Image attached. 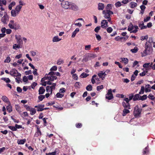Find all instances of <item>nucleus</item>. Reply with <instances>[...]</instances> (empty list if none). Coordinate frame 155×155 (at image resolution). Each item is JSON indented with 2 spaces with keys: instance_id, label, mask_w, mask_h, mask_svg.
<instances>
[{
  "instance_id": "nucleus-4",
  "label": "nucleus",
  "mask_w": 155,
  "mask_h": 155,
  "mask_svg": "<svg viewBox=\"0 0 155 155\" xmlns=\"http://www.w3.org/2000/svg\"><path fill=\"white\" fill-rule=\"evenodd\" d=\"M22 8V6L20 5L17 6L14 10L13 9L11 11V15L12 17H15L19 14Z\"/></svg>"
},
{
  "instance_id": "nucleus-39",
  "label": "nucleus",
  "mask_w": 155,
  "mask_h": 155,
  "mask_svg": "<svg viewBox=\"0 0 155 155\" xmlns=\"http://www.w3.org/2000/svg\"><path fill=\"white\" fill-rule=\"evenodd\" d=\"M134 95H130L129 97V99L127 98V104H128V102L129 101L131 100L133 98Z\"/></svg>"
},
{
  "instance_id": "nucleus-27",
  "label": "nucleus",
  "mask_w": 155,
  "mask_h": 155,
  "mask_svg": "<svg viewBox=\"0 0 155 155\" xmlns=\"http://www.w3.org/2000/svg\"><path fill=\"white\" fill-rule=\"evenodd\" d=\"M61 39H60L58 38V37L57 36L54 37L52 39V41L53 42H56L59 41H61Z\"/></svg>"
},
{
  "instance_id": "nucleus-60",
  "label": "nucleus",
  "mask_w": 155,
  "mask_h": 155,
  "mask_svg": "<svg viewBox=\"0 0 155 155\" xmlns=\"http://www.w3.org/2000/svg\"><path fill=\"white\" fill-rule=\"evenodd\" d=\"M37 84L35 82H33L31 85V87L33 89H34L35 87L37 85Z\"/></svg>"
},
{
  "instance_id": "nucleus-7",
  "label": "nucleus",
  "mask_w": 155,
  "mask_h": 155,
  "mask_svg": "<svg viewBox=\"0 0 155 155\" xmlns=\"http://www.w3.org/2000/svg\"><path fill=\"white\" fill-rule=\"evenodd\" d=\"M9 17L6 12L4 13V16L1 18V21L4 24H6L8 21Z\"/></svg>"
},
{
  "instance_id": "nucleus-38",
  "label": "nucleus",
  "mask_w": 155,
  "mask_h": 155,
  "mask_svg": "<svg viewBox=\"0 0 155 155\" xmlns=\"http://www.w3.org/2000/svg\"><path fill=\"white\" fill-rule=\"evenodd\" d=\"M86 89L88 91H91L92 89V86L90 84L88 85L86 87Z\"/></svg>"
},
{
  "instance_id": "nucleus-41",
  "label": "nucleus",
  "mask_w": 155,
  "mask_h": 155,
  "mask_svg": "<svg viewBox=\"0 0 155 155\" xmlns=\"http://www.w3.org/2000/svg\"><path fill=\"white\" fill-rule=\"evenodd\" d=\"M30 111H31L30 114L31 115H33L36 113V110L35 108H32L31 110Z\"/></svg>"
},
{
  "instance_id": "nucleus-2",
  "label": "nucleus",
  "mask_w": 155,
  "mask_h": 155,
  "mask_svg": "<svg viewBox=\"0 0 155 155\" xmlns=\"http://www.w3.org/2000/svg\"><path fill=\"white\" fill-rule=\"evenodd\" d=\"M144 48L145 50L143 51V53L142 54V57L151 54L152 51V45L146 43Z\"/></svg>"
},
{
  "instance_id": "nucleus-55",
  "label": "nucleus",
  "mask_w": 155,
  "mask_h": 155,
  "mask_svg": "<svg viewBox=\"0 0 155 155\" xmlns=\"http://www.w3.org/2000/svg\"><path fill=\"white\" fill-rule=\"evenodd\" d=\"M148 97L149 99L152 100H153L155 99V97L154 96L151 94H150L149 95Z\"/></svg>"
},
{
  "instance_id": "nucleus-31",
  "label": "nucleus",
  "mask_w": 155,
  "mask_h": 155,
  "mask_svg": "<svg viewBox=\"0 0 155 155\" xmlns=\"http://www.w3.org/2000/svg\"><path fill=\"white\" fill-rule=\"evenodd\" d=\"M6 108L9 113H10L12 111V107L11 106V104H9V105L6 107Z\"/></svg>"
},
{
  "instance_id": "nucleus-23",
  "label": "nucleus",
  "mask_w": 155,
  "mask_h": 155,
  "mask_svg": "<svg viewBox=\"0 0 155 155\" xmlns=\"http://www.w3.org/2000/svg\"><path fill=\"white\" fill-rule=\"evenodd\" d=\"M153 63L152 62L146 63L143 64V67L145 68H148L149 67H151L152 66Z\"/></svg>"
},
{
  "instance_id": "nucleus-1",
  "label": "nucleus",
  "mask_w": 155,
  "mask_h": 155,
  "mask_svg": "<svg viewBox=\"0 0 155 155\" xmlns=\"http://www.w3.org/2000/svg\"><path fill=\"white\" fill-rule=\"evenodd\" d=\"M61 5L62 8L65 9H71L74 11H77L78 9L77 6L68 1H63L61 3Z\"/></svg>"
},
{
  "instance_id": "nucleus-44",
  "label": "nucleus",
  "mask_w": 155,
  "mask_h": 155,
  "mask_svg": "<svg viewBox=\"0 0 155 155\" xmlns=\"http://www.w3.org/2000/svg\"><path fill=\"white\" fill-rule=\"evenodd\" d=\"M64 96V94H61L60 93H58L56 95V97L57 98H62Z\"/></svg>"
},
{
  "instance_id": "nucleus-35",
  "label": "nucleus",
  "mask_w": 155,
  "mask_h": 155,
  "mask_svg": "<svg viewBox=\"0 0 155 155\" xmlns=\"http://www.w3.org/2000/svg\"><path fill=\"white\" fill-rule=\"evenodd\" d=\"M104 71H102L101 73H100L98 74V76L101 78L103 77V76H105L106 75V74L105 73V72H103Z\"/></svg>"
},
{
  "instance_id": "nucleus-14",
  "label": "nucleus",
  "mask_w": 155,
  "mask_h": 155,
  "mask_svg": "<svg viewBox=\"0 0 155 155\" xmlns=\"http://www.w3.org/2000/svg\"><path fill=\"white\" fill-rule=\"evenodd\" d=\"M48 75H56L57 76H60L61 75L60 73L59 72H54V71H51L48 74Z\"/></svg>"
},
{
  "instance_id": "nucleus-46",
  "label": "nucleus",
  "mask_w": 155,
  "mask_h": 155,
  "mask_svg": "<svg viewBox=\"0 0 155 155\" xmlns=\"http://www.w3.org/2000/svg\"><path fill=\"white\" fill-rule=\"evenodd\" d=\"M56 85V83H54L52 84V85L51 86H50V87L51 88V94L52 93V89H55V86Z\"/></svg>"
},
{
  "instance_id": "nucleus-50",
  "label": "nucleus",
  "mask_w": 155,
  "mask_h": 155,
  "mask_svg": "<svg viewBox=\"0 0 155 155\" xmlns=\"http://www.w3.org/2000/svg\"><path fill=\"white\" fill-rule=\"evenodd\" d=\"M149 151L148 150V147L147 146V147H146L145 149H144L143 151V154H147V153H148Z\"/></svg>"
},
{
  "instance_id": "nucleus-63",
  "label": "nucleus",
  "mask_w": 155,
  "mask_h": 155,
  "mask_svg": "<svg viewBox=\"0 0 155 155\" xmlns=\"http://www.w3.org/2000/svg\"><path fill=\"white\" fill-rule=\"evenodd\" d=\"M81 78H84L87 77V75L86 73H83L81 74Z\"/></svg>"
},
{
  "instance_id": "nucleus-43",
  "label": "nucleus",
  "mask_w": 155,
  "mask_h": 155,
  "mask_svg": "<svg viewBox=\"0 0 155 155\" xmlns=\"http://www.w3.org/2000/svg\"><path fill=\"white\" fill-rule=\"evenodd\" d=\"M8 127L13 131H16V128H15V126L14 127L12 126H8Z\"/></svg>"
},
{
  "instance_id": "nucleus-16",
  "label": "nucleus",
  "mask_w": 155,
  "mask_h": 155,
  "mask_svg": "<svg viewBox=\"0 0 155 155\" xmlns=\"http://www.w3.org/2000/svg\"><path fill=\"white\" fill-rule=\"evenodd\" d=\"M15 38L17 41V43L19 44H21L22 43V41L20 35L17 36L16 35H15Z\"/></svg>"
},
{
  "instance_id": "nucleus-6",
  "label": "nucleus",
  "mask_w": 155,
  "mask_h": 155,
  "mask_svg": "<svg viewBox=\"0 0 155 155\" xmlns=\"http://www.w3.org/2000/svg\"><path fill=\"white\" fill-rule=\"evenodd\" d=\"M141 110L142 109L141 108H139L137 106H136L135 107L134 111V114L135 117H139L141 114Z\"/></svg>"
},
{
  "instance_id": "nucleus-34",
  "label": "nucleus",
  "mask_w": 155,
  "mask_h": 155,
  "mask_svg": "<svg viewBox=\"0 0 155 155\" xmlns=\"http://www.w3.org/2000/svg\"><path fill=\"white\" fill-rule=\"evenodd\" d=\"M138 48L135 47L134 49H131L130 51L133 53H136L138 51Z\"/></svg>"
},
{
  "instance_id": "nucleus-18",
  "label": "nucleus",
  "mask_w": 155,
  "mask_h": 155,
  "mask_svg": "<svg viewBox=\"0 0 155 155\" xmlns=\"http://www.w3.org/2000/svg\"><path fill=\"white\" fill-rule=\"evenodd\" d=\"M49 76H47V79L50 81H53L57 79V77L54 75H49Z\"/></svg>"
},
{
  "instance_id": "nucleus-40",
  "label": "nucleus",
  "mask_w": 155,
  "mask_h": 155,
  "mask_svg": "<svg viewBox=\"0 0 155 155\" xmlns=\"http://www.w3.org/2000/svg\"><path fill=\"white\" fill-rule=\"evenodd\" d=\"M144 90H145L144 87L143 86H142L141 87V90H140V92H139V94H143V93H144Z\"/></svg>"
},
{
  "instance_id": "nucleus-36",
  "label": "nucleus",
  "mask_w": 155,
  "mask_h": 155,
  "mask_svg": "<svg viewBox=\"0 0 155 155\" xmlns=\"http://www.w3.org/2000/svg\"><path fill=\"white\" fill-rule=\"evenodd\" d=\"M147 97V95L145 94L141 97L140 96V99L142 101H144L146 99Z\"/></svg>"
},
{
  "instance_id": "nucleus-61",
  "label": "nucleus",
  "mask_w": 155,
  "mask_h": 155,
  "mask_svg": "<svg viewBox=\"0 0 155 155\" xmlns=\"http://www.w3.org/2000/svg\"><path fill=\"white\" fill-rule=\"evenodd\" d=\"M11 61L10 57L9 56H8L5 61L4 62L7 63H9Z\"/></svg>"
},
{
  "instance_id": "nucleus-22",
  "label": "nucleus",
  "mask_w": 155,
  "mask_h": 155,
  "mask_svg": "<svg viewBox=\"0 0 155 155\" xmlns=\"http://www.w3.org/2000/svg\"><path fill=\"white\" fill-rule=\"evenodd\" d=\"M45 91V89H44V88L43 87H40L38 90V94H43Z\"/></svg>"
},
{
  "instance_id": "nucleus-49",
  "label": "nucleus",
  "mask_w": 155,
  "mask_h": 155,
  "mask_svg": "<svg viewBox=\"0 0 155 155\" xmlns=\"http://www.w3.org/2000/svg\"><path fill=\"white\" fill-rule=\"evenodd\" d=\"M64 62V61L63 60L61 59H59L58 60L57 62V64L58 65H60L62 63H63Z\"/></svg>"
},
{
  "instance_id": "nucleus-3",
  "label": "nucleus",
  "mask_w": 155,
  "mask_h": 155,
  "mask_svg": "<svg viewBox=\"0 0 155 155\" xmlns=\"http://www.w3.org/2000/svg\"><path fill=\"white\" fill-rule=\"evenodd\" d=\"M8 26L10 28L15 31L21 28L20 25L17 22H15L13 20H11L9 21Z\"/></svg>"
},
{
  "instance_id": "nucleus-26",
  "label": "nucleus",
  "mask_w": 155,
  "mask_h": 155,
  "mask_svg": "<svg viewBox=\"0 0 155 155\" xmlns=\"http://www.w3.org/2000/svg\"><path fill=\"white\" fill-rule=\"evenodd\" d=\"M79 31V29L78 28H77L73 32L72 35L71 36L72 38H74L75 37L76 34Z\"/></svg>"
},
{
  "instance_id": "nucleus-30",
  "label": "nucleus",
  "mask_w": 155,
  "mask_h": 155,
  "mask_svg": "<svg viewBox=\"0 0 155 155\" xmlns=\"http://www.w3.org/2000/svg\"><path fill=\"white\" fill-rule=\"evenodd\" d=\"M58 149H55V151L51 153H46V155H55L57 153V152H58Z\"/></svg>"
},
{
  "instance_id": "nucleus-57",
  "label": "nucleus",
  "mask_w": 155,
  "mask_h": 155,
  "mask_svg": "<svg viewBox=\"0 0 155 155\" xmlns=\"http://www.w3.org/2000/svg\"><path fill=\"white\" fill-rule=\"evenodd\" d=\"M76 127L77 128H80L82 126V124L81 123H78L75 124Z\"/></svg>"
},
{
  "instance_id": "nucleus-19",
  "label": "nucleus",
  "mask_w": 155,
  "mask_h": 155,
  "mask_svg": "<svg viewBox=\"0 0 155 155\" xmlns=\"http://www.w3.org/2000/svg\"><path fill=\"white\" fill-rule=\"evenodd\" d=\"M2 99L5 102L7 103H8L9 104H10V102L9 101L8 98L6 96H3L2 97Z\"/></svg>"
},
{
  "instance_id": "nucleus-12",
  "label": "nucleus",
  "mask_w": 155,
  "mask_h": 155,
  "mask_svg": "<svg viewBox=\"0 0 155 155\" xmlns=\"http://www.w3.org/2000/svg\"><path fill=\"white\" fill-rule=\"evenodd\" d=\"M19 73L18 71L15 69H12L10 71V74L13 77H16L18 73Z\"/></svg>"
},
{
  "instance_id": "nucleus-48",
  "label": "nucleus",
  "mask_w": 155,
  "mask_h": 155,
  "mask_svg": "<svg viewBox=\"0 0 155 155\" xmlns=\"http://www.w3.org/2000/svg\"><path fill=\"white\" fill-rule=\"evenodd\" d=\"M45 98V96L40 95L38 97V99L40 101H41Z\"/></svg>"
},
{
  "instance_id": "nucleus-13",
  "label": "nucleus",
  "mask_w": 155,
  "mask_h": 155,
  "mask_svg": "<svg viewBox=\"0 0 155 155\" xmlns=\"http://www.w3.org/2000/svg\"><path fill=\"white\" fill-rule=\"evenodd\" d=\"M101 26L102 28H106L108 26V22L107 21L104 20L102 21L101 23Z\"/></svg>"
},
{
  "instance_id": "nucleus-21",
  "label": "nucleus",
  "mask_w": 155,
  "mask_h": 155,
  "mask_svg": "<svg viewBox=\"0 0 155 155\" xmlns=\"http://www.w3.org/2000/svg\"><path fill=\"white\" fill-rule=\"evenodd\" d=\"M122 104L124 108V109L123 110V113H122L123 116H124L126 115V104L124 102H123L122 103Z\"/></svg>"
},
{
  "instance_id": "nucleus-52",
  "label": "nucleus",
  "mask_w": 155,
  "mask_h": 155,
  "mask_svg": "<svg viewBox=\"0 0 155 155\" xmlns=\"http://www.w3.org/2000/svg\"><path fill=\"white\" fill-rule=\"evenodd\" d=\"M95 36L96 38L97 39V40L98 41H100L101 39V36L99 35H98L97 34H95Z\"/></svg>"
},
{
  "instance_id": "nucleus-25",
  "label": "nucleus",
  "mask_w": 155,
  "mask_h": 155,
  "mask_svg": "<svg viewBox=\"0 0 155 155\" xmlns=\"http://www.w3.org/2000/svg\"><path fill=\"white\" fill-rule=\"evenodd\" d=\"M26 141V139H24L22 140H18L17 141V143L18 144H23Z\"/></svg>"
},
{
  "instance_id": "nucleus-42",
  "label": "nucleus",
  "mask_w": 155,
  "mask_h": 155,
  "mask_svg": "<svg viewBox=\"0 0 155 155\" xmlns=\"http://www.w3.org/2000/svg\"><path fill=\"white\" fill-rule=\"evenodd\" d=\"M24 107L27 110L30 111L32 108H31V107L27 105H24Z\"/></svg>"
},
{
  "instance_id": "nucleus-9",
  "label": "nucleus",
  "mask_w": 155,
  "mask_h": 155,
  "mask_svg": "<svg viewBox=\"0 0 155 155\" xmlns=\"http://www.w3.org/2000/svg\"><path fill=\"white\" fill-rule=\"evenodd\" d=\"M113 94L112 92V90L111 89L108 90L107 94L106 95V99L108 100H110L113 98Z\"/></svg>"
},
{
  "instance_id": "nucleus-59",
  "label": "nucleus",
  "mask_w": 155,
  "mask_h": 155,
  "mask_svg": "<svg viewBox=\"0 0 155 155\" xmlns=\"http://www.w3.org/2000/svg\"><path fill=\"white\" fill-rule=\"evenodd\" d=\"M113 29L111 27H108L107 29V31L109 33H110L112 31Z\"/></svg>"
},
{
  "instance_id": "nucleus-8",
  "label": "nucleus",
  "mask_w": 155,
  "mask_h": 155,
  "mask_svg": "<svg viewBox=\"0 0 155 155\" xmlns=\"http://www.w3.org/2000/svg\"><path fill=\"white\" fill-rule=\"evenodd\" d=\"M103 14H104V16L105 18H109L110 17V15H113V12L110 10H104L103 11Z\"/></svg>"
},
{
  "instance_id": "nucleus-58",
  "label": "nucleus",
  "mask_w": 155,
  "mask_h": 155,
  "mask_svg": "<svg viewBox=\"0 0 155 155\" xmlns=\"http://www.w3.org/2000/svg\"><path fill=\"white\" fill-rule=\"evenodd\" d=\"M103 85H102L101 86H97V91H99L100 90H101L103 88Z\"/></svg>"
},
{
  "instance_id": "nucleus-54",
  "label": "nucleus",
  "mask_w": 155,
  "mask_h": 155,
  "mask_svg": "<svg viewBox=\"0 0 155 155\" xmlns=\"http://www.w3.org/2000/svg\"><path fill=\"white\" fill-rule=\"evenodd\" d=\"M57 67L56 66H54L51 68L50 70L51 71H55L57 70Z\"/></svg>"
},
{
  "instance_id": "nucleus-53",
  "label": "nucleus",
  "mask_w": 155,
  "mask_h": 155,
  "mask_svg": "<svg viewBox=\"0 0 155 155\" xmlns=\"http://www.w3.org/2000/svg\"><path fill=\"white\" fill-rule=\"evenodd\" d=\"M48 119V118H44L42 119L43 120L44 122L43 125L44 126H45L47 125V122L46 121V120Z\"/></svg>"
},
{
  "instance_id": "nucleus-11",
  "label": "nucleus",
  "mask_w": 155,
  "mask_h": 155,
  "mask_svg": "<svg viewBox=\"0 0 155 155\" xmlns=\"http://www.w3.org/2000/svg\"><path fill=\"white\" fill-rule=\"evenodd\" d=\"M36 126L37 127V130L34 134V136L35 137H38L39 136L41 135L42 133L39 127L37 125Z\"/></svg>"
},
{
  "instance_id": "nucleus-20",
  "label": "nucleus",
  "mask_w": 155,
  "mask_h": 155,
  "mask_svg": "<svg viewBox=\"0 0 155 155\" xmlns=\"http://www.w3.org/2000/svg\"><path fill=\"white\" fill-rule=\"evenodd\" d=\"M151 86L149 84H147L145 86V91L146 93L150 92L151 91Z\"/></svg>"
},
{
  "instance_id": "nucleus-32",
  "label": "nucleus",
  "mask_w": 155,
  "mask_h": 155,
  "mask_svg": "<svg viewBox=\"0 0 155 155\" xmlns=\"http://www.w3.org/2000/svg\"><path fill=\"white\" fill-rule=\"evenodd\" d=\"M1 79L7 83H10L11 81V80L8 78H2Z\"/></svg>"
},
{
  "instance_id": "nucleus-28",
  "label": "nucleus",
  "mask_w": 155,
  "mask_h": 155,
  "mask_svg": "<svg viewBox=\"0 0 155 155\" xmlns=\"http://www.w3.org/2000/svg\"><path fill=\"white\" fill-rule=\"evenodd\" d=\"M140 96L139 94H135L133 97V100L134 101H135L137 100H140Z\"/></svg>"
},
{
  "instance_id": "nucleus-64",
  "label": "nucleus",
  "mask_w": 155,
  "mask_h": 155,
  "mask_svg": "<svg viewBox=\"0 0 155 155\" xmlns=\"http://www.w3.org/2000/svg\"><path fill=\"white\" fill-rule=\"evenodd\" d=\"M91 49V45H86L85 47V50H89Z\"/></svg>"
},
{
  "instance_id": "nucleus-37",
  "label": "nucleus",
  "mask_w": 155,
  "mask_h": 155,
  "mask_svg": "<svg viewBox=\"0 0 155 155\" xmlns=\"http://www.w3.org/2000/svg\"><path fill=\"white\" fill-rule=\"evenodd\" d=\"M115 5L117 8L120 7L121 5L124 6V5L122 4L121 2H117L115 4Z\"/></svg>"
},
{
  "instance_id": "nucleus-5",
  "label": "nucleus",
  "mask_w": 155,
  "mask_h": 155,
  "mask_svg": "<svg viewBox=\"0 0 155 155\" xmlns=\"http://www.w3.org/2000/svg\"><path fill=\"white\" fill-rule=\"evenodd\" d=\"M134 28L135 29L131 31L130 32H133L134 33L137 32L138 31L137 29H139L138 26L137 25H134V26H133L132 23H130L128 26V30L129 31H130L133 30Z\"/></svg>"
},
{
  "instance_id": "nucleus-45",
  "label": "nucleus",
  "mask_w": 155,
  "mask_h": 155,
  "mask_svg": "<svg viewBox=\"0 0 155 155\" xmlns=\"http://www.w3.org/2000/svg\"><path fill=\"white\" fill-rule=\"evenodd\" d=\"M153 42V40L152 38H149L148 40L146 42V43H148L151 45H152V43Z\"/></svg>"
},
{
  "instance_id": "nucleus-10",
  "label": "nucleus",
  "mask_w": 155,
  "mask_h": 155,
  "mask_svg": "<svg viewBox=\"0 0 155 155\" xmlns=\"http://www.w3.org/2000/svg\"><path fill=\"white\" fill-rule=\"evenodd\" d=\"M97 55L95 54H89L87 56L84 58L85 61H87L88 60H90L91 58H94L97 57Z\"/></svg>"
},
{
  "instance_id": "nucleus-56",
  "label": "nucleus",
  "mask_w": 155,
  "mask_h": 155,
  "mask_svg": "<svg viewBox=\"0 0 155 155\" xmlns=\"http://www.w3.org/2000/svg\"><path fill=\"white\" fill-rule=\"evenodd\" d=\"M66 91L65 89L64 88L62 87V88L60 89L59 90V91L60 93H64Z\"/></svg>"
},
{
  "instance_id": "nucleus-17",
  "label": "nucleus",
  "mask_w": 155,
  "mask_h": 155,
  "mask_svg": "<svg viewBox=\"0 0 155 155\" xmlns=\"http://www.w3.org/2000/svg\"><path fill=\"white\" fill-rule=\"evenodd\" d=\"M130 7L131 8H134L137 6V4L133 2H132L129 4Z\"/></svg>"
},
{
  "instance_id": "nucleus-47",
  "label": "nucleus",
  "mask_w": 155,
  "mask_h": 155,
  "mask_svg": "<svg viewBox=\"0 0 155 155\" xmlns=\"http://www.w3.org/2000/svg\"><path fill=\"white\" fill-rule=\"evenodd\" d=\"M148 38V35H146L145 36H142L140 37V40L141 41H143L144 40H147Z\"/></svg>"
},
{
  "instance_id": "nucleus-29",
  "label": "nucleus",
  "mask_w": 155,
  "mask_h": 155,
  "mask_svg": "<svg viewBox=\"0 0 155 155\" xmlns=\"http://www.w3.org/2000/svg\"><path fill=\"white\" fill-rule=\"evenodd\" d=\"M40 105L39 104H38L35 106V108H37L36 110L38 111H41L43 110V108L41 107Z\"/></svg>"
},
{
  "instance_id": "nucleus-33",
  "label": "nucleus",
  "mask_w": 155,
  "mask_h": 155,
  "mask_svg": "<svg viewBox=\"0 0 155 155\" xmlns=\"http://www.w3.org/2000/svg\"><path fill=\"white\" fill-rule=\"evenodd\" d=\"M20 44L17 45V44H15L13 45V48L14 49L17 50V48H20Z\"/></svg>"
},
{
  "instance_id": "nucleus-51",
  "label": "nucleus",
  "mask_w": 155,
  "mask_h": 155,
  "mask_svg": "<svg viewBox=\"0 0 155 155\" xmlns=\"http://www.w3.org/2000/svg\"><path fill=\"white\" fill-rule=\"evenodd\" d=\"M15 108L16 110L18 112H20V107L18 105H16L15 106Z\"/></svg>"
},
{
  "instance_id": "nucleus-24",
  "label": "nucleus",
  "mask_w": 155,
  "mask_h": 155,
  "mask_svg": "<svg viewBox=\"0 0 155 155\" xmlns=\"http://www.w3.org/2000/svg\"><path fill=\"white\" fill-rule=\"evenodd\" d=\"M104 8V5L103 3H99L98 4V8L99 10H103Z\"/></svg>"
},
{
  "instance_id": "nucleus-62",
  "label": "nucleus",
  "mask_w": 155,
  "mask_h": 155,
  "mask_svg": "<svg viewBox=\"0 0 155 155\" xmlns=\"http://www.w3.org/2000/svg\"><path fill=\"white\" fill-rule=\"evenodd\" d=\"M101 27L100 26L97 27L94 29V31L98 33L99 30L100 29Z\"/></svg>"
},
{
  "instance_id": "nucleus-15",
  "label": "nucleus",
  "mask_w": 155,
  "mask_h": 155,
  "mask_svg": "<svg viewBox=\"0 0 155 155\" xmlns=\"http://www.w3.org/2000/svg\"><path fill=\"white\" fill-rule=\"evenodd\" d=\"M21 74L19 73H18V74H17L16 76V78H15V80H16V82L18 84H19L20 83V81H21Z\"/></svg>"
}]
</instances>
